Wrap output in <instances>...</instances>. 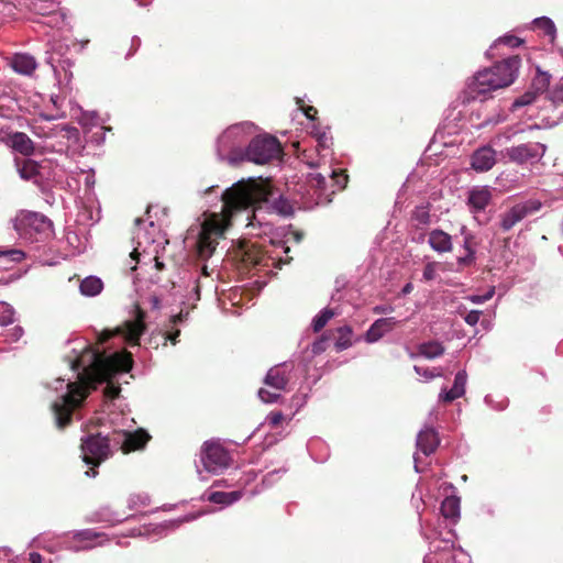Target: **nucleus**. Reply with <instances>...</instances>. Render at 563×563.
<instances>
[{
    "mask_svg": "<svg viewBox=\"0 0 563 563\" xmlns=\"http://www.w3.org/2000/svg\"><path fill=\"white\" fill-rule=\"evenodd\" d=\"M481 313L478 310H472L465 316L464 320L467 324L475 325L479 321Z\"/></svg>",
    "mask_w": 563,
    "mask_h": 563,
    "instance_id": "obj_43",
    "label": "nucleus"
},
{
    "mask_svg": "<svg viewBox=\"0 0 563 563\" xmlns=\"http://www.w3.org/2000/svg\"><path fill=\"white\" fill-rule=\"evenodd\" d=\"M308 164H309L310 167H319L320 166V162H317V163L310 162Z\"/></svg>",
    "mask_w": 563,
    "mask_h": 563,
    "instance_id": "obj_62",
    "label": "nucleus"
},
{
    "mask_svg": "<svg viewBox=\"0 0 563 563\" xmlns=\"http://www.w3.org/2000/svg\"><path fill=\"white\" fill-rule=\"evenodd\" d=\"M181 320V314H178V316H175L173 318V322L176 323L177 321H180Z\"/></svg>",
    "mask_w": 563,
    "mask_h": 563,
    "instance_id": "obj_63",
    "label": "nucleus"
},
{
    "mask_svg": "<svg viewBox=\"0 0 563 563\" xmlns=\"http://www.w3.org/2000/svg\"><path fill=\"white\" fill-rule=\"evenodd\" d=\"M308 183L312 187H317L323 190L328 189L330 186L331 192H335V190H341L346 186L347 176L343 174L342 170L336 169H328L325 174L322 173H311L308 176Z\"/></svg>",
    "mask_w": 563,
    "mask_h": 563,
    "instance_id": "obj_13",
    "label": "nucleus"
},
{
    "mask_svg": "<svg viewBox=\"0 0 563 563\" xmlns=\"http://www.w3.org/2000/svg\"><path fill=\"white\" fill-rule=\"evenodd\" d=\"M103 283L99 277L88 276L80 283L79 289L81 295L86 297H95L101 292Z\"/></svg>",
    "mask_w": 563,
    "mask_h": 563,
    "instance_id": "obj_26",
    "label": "nucleus"
},
{
    "mask_svg": "<svg viewBox=\"0 0 563 563\" xmlns=\"http://www.w3.org/2000/svg\"><path fill=\"white\" fill-rule=\"evenodd\" d=\"M120 391V388L118 386H114L112 384H108L106 387V395L110 398H114L118 396Z\"/></svg>",
    "mask_w": 563,
    "mask_h": 563,
    "instance_id": "obj_49",
    "label": "nucleus"
},
{
    "mask_svg": "<svg viewBox=\"0 0 563 563\" xmlns=\"http://www.w3.org/2000/svg\"><path fill=\"white\" fill-rule=\"evenodd\" d=\"M446 539H434L430 542V553H428L423 563H471L470 555L461 548L454 547V533Z\"/></svg>",
    "mask_w": 563,
    "mask_h": 563,
    "instance_id": "obj_6",
    "label": "nucleus"
},
{
    "mask_svg": "<svg viewBox=\"0 0 563 563\" xmlns=\"http://www.w3.org/2000/svg\"><path fill=\"white\" fill-rule=\"evenodd\" d=\"M494 294H495V289L490 288L485 295H473V296H470L468 299L473 303L481 305V303H484L485 301L489 300L490 298H493Z\"/></svg>",
    "mask_w": 563,
    "mask_h": 563,
    "instance_id": "obj_39",
    "label": "nucleus"
},
{
    "mask_svg": "<svg viewBox=\"0 0 563 563\" xmlns=\"http://www.w3.org/2000/svg\"><path fill=\"white\" fill-rule=\"evenodd\" d=\"M511 134L505 133V134H498L493 139V144L496 146L503 145L505 142L510 141Z\"/></svg>",
    "mask_w": 563,
    "mask_h": 563,
    "instance_id": "obj_48",
    "label": "nucleus"
},
{
    "mask_svg": "<svg viewBox=\"0 0 563 563\" xmlns=\"http://www.w3.org/2000/svg\"><path fill=\"white\" fill-rule=\"evenodd\" d=\"M10 143L14 151L29 156L34 153V144L32 140L22 132H15L10 136Z\"/></svg>",
    "mask_w": 563,
    "mask_h": 563,
    "instance_id": "obj_24",
    "label": "nucleus"
},
{
    "mask_svg": "<svg viewBox=\"0 0 563 563\" xmlns=\"http://www.w3.org/2000/svg\"><path fill=\"white\" fill-rule=\"evenodd\" d=\"M532 23H533L534 27L542 30L545 35H549L551 37L552 41L554 40L556 29H555L554 22L550 18H548V16L536 18Z\"/></svg>",
    "mask_w": 563,
    "mask_h": 563,
    "instance_id": "obj_31",
    "label": "nucleus"
},
{
    "mask_svg": "<svg viewBox=\"0 0 563 563\" xmlns=\"http://www.w3.org/2000/svg\"><path fill=\"white\" fill-rule=\"evenodd\" d=\"M519 67L520 58L512 56L478 70L468 82L472 98L486 100L493 91L510 86L517 78Z\"/></svg>",
    "mask_w": 563,
    "mask_h": 563,
    "instance_id": "obj_3",
    "label": "nucleus"
},
{
    "mask_svg": "<svg viewBox=\"0 0 563 563\" xmlns=\"http://www.w3.org/2000/svg\"><path fill=\"white\" fill-rule=\"evenodd\" d=\"M230 462V453L219 441H206L200 452V464L196 466L199 479L207 482L210 476L221 474Z\"/></svg>",
    "mask_w": 563,
    "mask_h": 563,
    "instance_id": "obj_5",
    "label": "nucleus"
},
{
    "mask_svg": "<svg viewBox=\"0 0 563 563\" xmlns=\"http://www.w3.org/2000/svg\"><path fill=\"white\" fill-rule=\"evenodd\" d=\"M416 218L419 220V222L426 224L429 222V212L426 208H419L416 211Z\"/></svg>",
    "mask_w": 563,
    "mask_h": 563,
    "instance_id": "obj_46",
    "label": "nucleus"
},
{
    "mask_svg": "<svg viewBox=\"0 0 563 563\" xmlns=\"http://www.w3.org/2000/svg\"><path fill=\"white\" fill-rule=\"evenodd\" d=\"M16 169L22 179H32L37 174V165L34 161L22 159L15 161Z\"/></svg>",
    "mask_w": 563,
    "mask_h": 563,
    "instance_id": "obj_28",
    "label": "nucleus"
},
{
    "mask_svg": "<svg viewBox=\"0 0 563 563\" xmlns=\"http://www.w3.org/2000/svg\"><path fill=\"white\" fill-rule=\"evenodd\" d=\"M496 163V152L490 146L478 148L472 156V167L476 172H487Z\"/></svg>",
    "mask_w": 563,
    "mask_h": 563,
    "instance_id": "obj_19",
    "label": "nucleus"
},
{
    "mask_svg": "<svg viewBox=\"0 0 563 563\" xmlns=\"http://www.w3.org/2000/svg\"><path fill=\"white\" fill-rule=\"evenodd\" d=\"M134 243V249L130 254L132 261L143 264L154 261L157 268L163 266L157 258V245H155V239L152 233L139 228L135 232Z\"/></svg>",
    "mask_w": 563,
    "mask_h": 563,
    "instance_id": "obj_9",
    "label": "nucleus"
},
{
    "mask_svg": "<svg viewBox=\"0 0 563 563\" xmlns=\"http://www.w3.org/2000/svg\"><path fill=\"white\" fill-rule=\"evenodd\" d=\"M64 22H65V15L62 12H54L53 14H51L47 24L57 26Z\"/></svg>",
    "mask_w": 563,
    "mask_h": 563,
    "instance_id": "obj_45",
    "label": "nucleus"
},
{
    "mask_svg": "<svg viewBox=\"0 0 563 563\" xmlns=\"http://www.w3.org/2000/svg\"><path fill=\"white\" fill-rule=\"evenodd\" d=\"M14 229L21 238L33 241L35 240L34 234H49L52 222L41 213L22 211L14 220Z\"/></svg>",
    "mask_w": 563,
    "mask_h": 563,
    "instance_id": "obj_8",
    "label": "nucleus"
},
{
    "mask_svg": "<svg viewBox=\"0 0 563 563\" xmlns=\"http://www.w3.org/2000/svg\"><path fill=\"white\" fill-rule=\"evenodd\" d=\"M492 195L487 187H475L470 191L468 205L474 211H482L490 201Z\"/></svg>",
    "mask_w": 563,
    "mask_h": 563,
    "instance_id": "obj_22",
    "label": "nucleus"
},
{
    "mask_svg": "<svg viewBox=\"0 0 563 563\" xmlns=\"http://www.w3.org/2000/svg\"><path fill=\"white\" fill-rule=\"evenodd\" d=\"M282 152L280 144L273 136L253 137L245 147L244 161L263 165L277 158Z\"/></svg>",
    "mask_w": 563,
    "mask_h": 563,
    "instance_id": "obj_7",
    "label": "nucleus"
},
{
    "mask_svg": "<svg viewBox=\"0 0 563 563\" xmlns=\"http://www.w3.org/2000/svg\"><path fill=\"white\" fill-rule=\"evenodd\" d=\"M86 475L89 476V477H95L97 475V472L91 470V471H87L86 472Z\"/></svg>",
    "mask_w": 563,
    "mask_h": 563,
    "instance_id": "obj_60",
    "label": "nucleus"
},
{
    "mask_svg": "<svg viewBox=\"0 0 563 563\" xmlns=\"http://www.w3.org/2000/svg\"><path fill=\"white\" fill-rule=\"evenodd\" d=\"M429 245L438 253H445L452 250L451 235L442 230H433L429 234Z\"/></svg>",
    "mask_w": 563,
    "mask_h": 563,
    "instance_id": "obj_21",
    "label": "nucleus"
},
{
    "mask_svg": "<svg viewBox=\"0 0 563 563\" xmlns=\"http://www.w3.org/2000/svg\"><path fill=\"white\" fill-rule=\"evenodd\" d=\"M11 66L21 75H31L36 68V62L29 54H16L12 58Z\"/></svg>",
    "mask_w": 563,
    "mask_h": 563,
    "instance_id": "obj_23",
    "label": "nucleus"
},
{
    "mask_svg": "<svg viewBox=\"0 0 563 563\" xmlns=\"http://www.w3.org/2000/svg\"><path fill=\"white\" fill-rule=\"evenodd\" d=\"M540 208L541 202L539 200H528L515 205L507 213L504 214L501 219V228L505 231L510 230L527 216L539 211Z\"/></svg>",
    "mask_w": 563,
    "mask_h": 563,
    "instance_id": "obj_15",
    "label": "nucleus"
},
{
    "mask_svg": "<svg viewBox=\"0 0 563 563\" xmlns=\"http://www.w3.org/2000/svg\"><path fill=\"white\" fill-rule=\"evenodd\" d=\"M178 335H179V331L177 330L175 332H170L168 334H164V340H165V342L167 340H169L173 344H175L176 343V339H177Z\"/></svg>",
    "mask_w": 563,
    "mask_h": 563,
    "instance_id": "obj_54",
    "label": "nucleus"
},
{
    "mask_svg": "<svg viewBox=\"0 0 563 563\" xmlns=\"http://www.w3.org/2000/svg\"><path fill=\"white\" fill-rule=\"evenodd\" d=\"M283 418L284 416L282 412H271L266 417V421L268 422L269 426L276 427L282 422Z\"/></svg>",
    "mask_w": 563,
    "mask_h": 563,
    "instance_id": "obj_44",
    "label": "nucleus"
},
{
    "mask_svg": "<svg viewBox=\"0 0 563 563\" xmlns=\"http://www.w3.org/2000/svg\"><path fill=\"white\" fill-rule=\"evenodd\" d=\"M129 507L136 508L139 506H146L150 504V497L146 494H132L129 497Z\"/></svg>",
    "mask_w": 563,
    "mask_h": 563,
    "instance_id": "obj_36",
    "label": "nucleus"
},
{
    "mask_svg": "<svg viewBox=\"0 0 563 563\" xmlns=\"http://www.w3.org/2000/svg\"><path fill=\"white\" fill-rule=\"evenodd\" d=\"M550 79L551 76L549 73L538 69V74L532 81V88L534 89L533 91H544L550 85Z\"/></svg>",
    "mask_w": 563,
    "mask_h": 563,
    "instance_id": "obj_34",
    "label": "nucleus"
},
{
    "mask_svg": "<svg viewBox=\"0 0 563 563\" xmlns=\"http://www.w3.org/2000/svg\"><path fill=\"white\" fill-rule=\"evenodd\" d=\"M0 255L8 256L12 262H20L24 258V253L20 250H8L0 252Z\"/></svg>",
    "mask_w": 563,
    "mask_h": 563,
    "instance_id": "obj_40",
    "label": "nucleus"
},
{
    "mask_svg": "<svg viewBox=\"0 0 563 563\" xmlns=\"http://www.w3.org/2000/svg\"><path fill=\"white\" fill-rule=\"evenodd\" d=\"M334 316L331 309H323L312 320V328L314 332H319Z\"/></svg>",
    "mask_w": 563,
    "mask_h": 563,
    "instance_id": "obj_33",
    "label": "nucleus"
},
{
    "mask_svg": "<svg viewBox=\"0 0 563 563\" xmlns=\"http://www.w3.org/2000/svg\"><path fill=\"white\" fill-rule=\"evenodd\" d=\"M547 152V145L540 142H528L506 150L508 158L519 165L539 162Z\"/></svg>",
    "mask_w": 563,
    "mask_h": 563,
    "instance_id": "obj_11",
    "label": "nucleus"
},
{
    "mask_svg": "<svg viewBox=\"0 0 563 563\" xmlns=\"http://www.w3.org/2000/svg\"><path fill=\"white\" fill-rule=\"evenodd\" d=\"M256 132L254 123L244 121L227 128L217 139V154L220 159L235 165L244 162L245 148L242 144Z\"/></svg>",
    "mask_w": 563,
    "mask_h": 563,
    "instance_id": "obj_4",
    "label": "nucleus"
},
{
    "mask_svg": "<svg viewBox=\"0 0 563 563\" xmlns=\"http://www.w3.org/2000/svg\"><path fill=\"white\" fill-rule=\"evenodd\" d=\"M340 331H341V332H345V333H347V334H351V332H352V331H351V329H350V328H347V327H346V328H342V329H340Z\"/></svg>",
    "mask_w": 563,
    "mask_h": 563,
    "instance_id": "obj_61",
    "label": "nucleus"
},
{
    "mask_svg": "<svg viewBox=\"0 0 563 563\" xmlns=\"http://www.w3.org/2000/svg\"><path fill=\"white\" fill-rule=\"evenodd\" d=\"M440 441L434 429L426 427L422 429L417 435V452L413 455L415 460V470L419 472L418 462H419V453L428 456L432 454L438 448Z\"/></svg>",
    "mask_w": 563,
    "mask_h": 563,
    "instance_id": "obj_16",
    "label": "nucleus"
},
{
    "mask_svg": "<svg viewBox=\"0 0 563 563\" xmlns=\"http://www.w3.org/2000/svg\"><path fill=\"white\" fill-rule=\"evenodd\" d=\"M467 382V374L465 371H460L456 373L454 378V384L450 390H442L439 395L440 400L442 401H453L465 394V386Z\"/></svg>",
    "mask_w": 563,
    "mask_h": 563,
    "instance_id": "obj_20",
    "label": "nucleus"
},
{
    "mask_svg": "<svg viewBox=\"0 0 563 563\" xmlns=\"http://www.w3.org/2000/svg\"><path fill=\"white\" fill-rule=\"evenodd\" d=\"M419 353L426 358H435L444 353V347L439 342H427L419 346Z\"/></svg>",
    "mask_w": 563,
    "mask_h": 563,
    "instance_id": "obj_30",
    "label": "nucleus"
},
{
    "mask_svg": "<svg viewBox=\"0 0 563 563\" xmlns=\"http://www.w3.org/2000/svg\"><path fill=\"white\" fill-rule=\"evenodd\" d=\"M505 44V45H508L510 47H518L519 45H521L522 43V40H520L519 37L515 36V35H504V36H500L498 40L495 41V44Z\"/></svg>",
    "mask_w": 563,
    "mask_h": 563,
    "instance_id": "obj_38",
    "label": "nucleus"
},
{
    "mask_svg": "<svg viewBox=\"0 0 563 563\" xmlns=\"http://www.w3.org/2000/svg\"><path fill=\"white\" fill-rule=\"evenodd\" d=\"M148 440L150 434L143 429H139L134 432L117 433L115 439L117 442H122L121 449L125 453L144 448Z\"/></svg>",
    "mask_w": 563,
    "mask_h": 563,
    "instance_id": "obj_17",
    "label": "nucleus"
},
{
    "mask_svg": "<svg viewBox=\"0 0 563 563\" xmlns=\"http://www.w3.org/2000/svg\"><path fill=\"white\" fill-rule=\"evenodd\" d=\"M286 384L287 377L285 375L284 368L280 366H275L267 372L265 377V385L273 388L274 391L262 388L258 390V397L263 402H274L279 398V393L285 389Z\"/></svg>",
    "mask_w": 563,
    "mask_h": 563,
    "instance_id": "obj_12",
    "label": "nucleus"
},
{
    "mask_svg": "<svg viewBox=\"0 0 563 563\" xmlns=\"http://www.w3.org/2000/svg\"><path fill=\"white\" fill-rule=\"evenodd\" d=\"M70 368L77 372L78 382L56 378L52 389L56 398L52 409L58 428H64L70 421L71 412L80 406L88 395V388L109 382L115 374L129 372L132 368V356L128 352H115L104 357L99 352L86 350L69 361Z\"/></svg>",
    "mask_w": 563,
    "mask_h": 563,
    "instance_id": "obj_2",
    "label": "nucleus"
},
{
    "mask_svg": "<svg viewBox=\"0 0 563 563\" xmlns=\"http://www.w3.org/2000/svg\"><path fill=\"white\" fill-rule=\"evenodd\" d=\"M550 101L554 107V111L560 114L558 119L563 120V112L561 111L563 106V87H558L551 91Z\"/></svg>",
    "mask_w": 563,
    "mask_h": 563,
    "instance_id": "obj_35",
    "label": "nucleus"
},
{
    "mask_svg": "<svg viewBox=\"0 0 563 563\" xmlns=\"http://www.w3.org/2000/svg\"><path fill=\"white\" fill-rule=\"evenodd\" d=\"M223 201L220 213H211L203 220L197 241V252L201 260H208L212 256L216 247L230 227L232 218L241 211L254 207L253 219L249 227H254V221L258 219L263 210L277 213L279 216H290L292 207L288 200L278 196L274 197L268 180L249 178L233 184L221 195Z\"/></svg>",
    "mask_w": 563,
    "mask_h": 563,
    "instance_id": "obj_1",
    "label": "nucleus"
},
{
    "mask_svg": "<svg viewBox=\"0 0 563 563\" xmlns=\"http://www.w3.org/2000/svg\"><path fill=\"white\" fill-rule=\"evenodd\" d=\"M398 321L394 317L377 319L366 331L365 341L375 343L379 341L386 333H389Z\"/></svg>",
    "mask_w": 563,
    "mask_h": 563,
    "instance_id": "obj_18",
    "label": "nucleus"
},
{
    "mask_svg": "<svg viewBox=\"0 0 563 563\" xmlns=\"http://www.w3.org/2000/svg\"><path fill=\"white\" fill-rule=\"evenodd\" d=\"M242 497V493L240 490L224 493V492H213L208 495L207 499L213 504H219L222 506H230L238 501Z\"/></svg>",
    "mask_w": 563,
    "mask_h": 563,
    "instance_id": "obj_27",
    "label": "nucleus"
},
{
    "mask_svg": "<svg viewBox=\"0 0 563 563\" xmlns=\"http://www.w3.org/2000/svg\"><path fill=\"white\" fill-rule=\"evenodd\" d=\"M412 289H413L412 284H411V283H407V284L404 286V288H402V294H404V295H408V294H410V292L412 291Z\"/></svg>",
    "mask_w": 563,
    "mask_h": 563,
    "instance_id": "obj_57",
    "label": "nucleus"
},
{
    "mask_svg": "<svg viewBox=\"0 0 563 563\" xmlns=\"http://www.w3.org/2000/svg\"><path fill=\"white\" fill-rule=\"evenodd\" d=\"M305 115L310 119L314 120V114L317 113V110L313 107H307L303 109Z\"/></svg>",
    "mask_w": 563,
    "mask_h": 563,
    "instance_id": "obj_53",
    "label": "nucleus"
},
{
    "mask_svg": "<svg viewBox=\"0 0 563 563\" xmlns=\"http://www.w3.org/2000/svg\"><path fill=\"white\" fill-rule=\"evenodd\" d=\"M153 307L154 308L158 307V299L156 297L153 298Z\"/></svg>",
    "mask_w": 563,
    "mask_h": 563,
    "instance_id": "obj_64",
    "label": "nucleus"
},
{
    "mask_svg": "<svg viewBox=\"0 0 563 563\" xmlns=\"http://www.w3.org/2000/svg\"><path fill=\"white\" fill-rule=\"evenodd\" d=\"M196 518H198V515H190V516H186V517H184V518H181V519H178V520H176V521L166 522V523H164L163 526H161V527H159V529H164V528H165V527H167V526H173V527H175V526H177V525H178V523H180V522L195 520Z\"/></svg>",
    "mask_w": 563,
    "mask_h": 563,
    "instance_id": "obj_47",
    "label": "nucleus"
},
{
    "mask_svg": "<svg viewBox=\"0 0 563 563\" xmlns=\"http://www.w3.org/2000/svg\"><path fill=\"white\" fill-rule=\"evenodd\" d=\"M349 346H351V341L349 339L341 338L335 343V347L338 351H343V350L347 349Z\"/></svg>",
    "mask_w": 563,
    "mask_h": 563,
    "instance_id": "obj_51",
    "label": "nucleus"
},
{
    "mask_svg": "<svg viewBox=\"0 0 563 563\" xmlns=\"http://www.w3.org/2000/svg\"><path fill=\"white\" fill-rule=\"evenodd\" d=\"M82 536L85 539H91L92 537H96V533L92 532L91 530H86L82 532Z\"/></svg>",
    "mask_w": 563,
    "mask_h": 563,
    "instance_id": "obj_58",
    "label": "nucleus"
},
{
    "mask_svg": "<svg viewBox=\"0 0 563 563\" xmlns=\"http://www.w3.org/2000/svg\"><path fill=\"white\" fill-rule=\"evenodd\" d=\"M311 134L316 137L318 151H328L330 148L332 144V137L328 134L325 130H322L320 126L313 125Z\"/></svg>",
    "mask_w": 563,
    "mask_h": 563,
    "instance_id": "obj_29",
    "label": "nucleus"
},
{
    "mask_svg": "<svg viewBox=\"0 0 563 563\" xmlns=\"http://www.w3.org/2000/svg\"><path fill=\"white\" fill-rule=\"evenodd\" d=\"M86 184H87V186H89V187H90V186H93V184H95V179H93L92 177H90V176H87V178H86Z\"/></svg>",
    "mask_w": 563,
    "mask_h": 563,
    "instance_id": "obj_59",
    "label": "nucleus"
},
{
    "mask_svg": "<svg viewBox=\"0 0 563 563\" xmlns=\"http://www.w3.org/2000/svg\"><path fill=\"white\" fill-rule=\"evenodd\" d=\"M441 514L444 518L456 522L461 516V501L456 496L446 497L441 504Z\"/></svg>",
    "mask_w": 563,
    "mask_h": 563,
    "instance_id": "obj_25",
    "label": "nucleus"
},
{
    "mask_svg": "<svg viewBox=\"0 0 563 563\" xmlns=\"http://www.w3.org/2000/svg\"><path fill=\"white\" fill-rule=\"evenodd\" d=\"M373 311L375 313L383 314V313H389V312L394 311V308L391 306H375L373 308Z\"/></svg>",
    "mask_w": 563,
    "mask_h": 563,
    "instance_id": "obj_52",
    "label": "nucleus"
},
{
    "mask_svg": "<svg viewBox=\"0 0 563 563\" xmlns=\"http://www.w3.org/2000/svg\"><path fill=\"white\" fill-rule=\"evenodd\" d=\"M144 329L145 327L142 320V314L141 312H139L136 319L125 321L123 325L118 327L114 331H104L100 336V341L104 342L108 339H110L113 334H120L123 336L126 343H129L130 345H136L139 343L141 335L144 332Z\"/></svg>",
    "mask_w": 563,
    "mask_h": 563,
    "instance_id": "obj_14",
    "label": "nucleus"
},
{
    "mask_svg": "<svg viewBox=\"0 0 563 563\" xmlns=\"http://www.w3.org/2000/svg\"><path fill=\"white\" fill-rule=\"evenodd\" d=\"M437 265L435 263H428L423 269V279L432 280L435 278Z\"/></svg>",
    "mask_w": 563,
    "mask_h": 563,
    "instance_id": "obj_41",
    "label": "nucleus"
},
{
    "mask_svg": "<svg viewBox=\"0 0 563 563\" xmlns=\"http://www.w3.org/2000/svg\"><path fill=\"white\" fill-rule=\"evenodd\" d=\"M244 261L247 263H253L254 265H261L263 260L261 257H258L257 255L253 256L249 251H245Z\"/></svg>",
    "mask_w": 563,
    "mask_h": 563,
    "instance_id": "obj_50",
    "label": "nucleus"
},
{
    "mask_svg": "<svg viewBox=\"0 0 563 563\" xmlns=\"http://www.w3.org/2000/svg\"><path fill=\"white\" fill-rule=\"evenodd\" d=\"M413 368H415V372H416L418 375H420V376L424 377L427 380L432 379L433 377H437V376H441V375H442L440 371H438L437 373H434V372H430V371H428V369H422L420 366H417V365H416Z\"/></svg>",
    "mask_w": 563,
    "mask_h": 563,
    "instance_id": "obj_42",
    "label": "nucleus"
},
{
    "mask_svg": "<svg viewBox=\"0 0 563 563\" xmlns=\"http://www.w3.org/2000/svg\"><path fill=\"white\" fill-rule=\"evenodd\" d=\"M81 453L87 465H100L111 454L108 438L100 434L87 437L81 443Z\"/></svg>",
    "mask_w": 563,
    "mask_h": 563,
    "instance_id": "obj_10",
    "label": "nucleus"
},
{
    "mask_svg": "<svg viewBox=\"0 0 563 563\" xmlns=\"http://www.w3.org/2000/svg\"><path fill=\"white\" fill-rule=\"evenodd\" d=\"M30 563H42V556L37 552L30 553Z\"/></svg>",
    "mask_w": 563,
    "mask_h": 563,
    "instance_id": "obj_55",
    "label": "nucleus"
},
{
    "mask_svg": "<svg viewBox=\"0 0 563 563\" xmlns=\"http://www.w3.org/2000/svg\"><path fill=\"white\" fill-rule=\"evenodd\" d=\"M536 91H527L514 101L512 108L517 109L532 103L536 100Z\"/></svg>",
    "mask_w": 563,
    "mask_h": 563,
    "instance_id": "obj_37",
    "label": "nucleus"
},
{
    "mask_svg": "<svg viewBox=\"0 0 563 563\" xmlns=\"http://www.w3.org/2000/svg\"><path fill=\"white\" fill-rule=\"evenodd\" d=\"M15 311L13 307L4 301H0V327H7L14 321Z\"/></svg>",
    "mask_w": 563,
    "mask_h": 563,
    "instance_id": "obj_32",
    "label": "nucleus"
},
{
    "mask_svg": "<svg viewBox=\"0 0 563 563\" xmlns=\"http://www.w3.org/2000/svg\"><path fill=\"white\" fill-rule=\"evenodd\" d=\"M23 334V330L20 327L13 329V335L15 340H19Z\"/></svg>",
    "mask_w": 563,
    "mask_h": 563,
    "instance_id": "obj_56",
    "label": "nucleus"
}]
</instances>
